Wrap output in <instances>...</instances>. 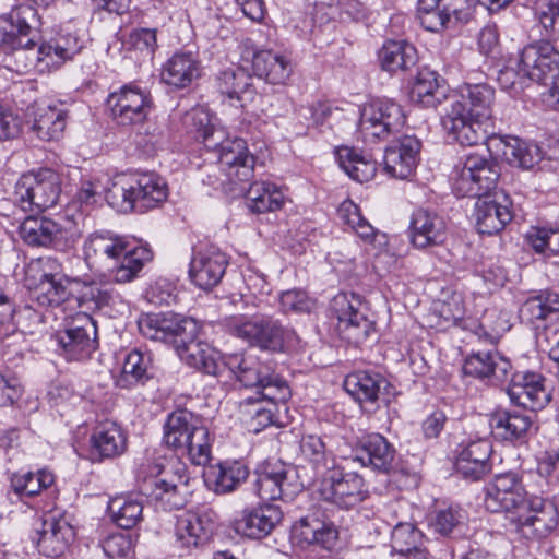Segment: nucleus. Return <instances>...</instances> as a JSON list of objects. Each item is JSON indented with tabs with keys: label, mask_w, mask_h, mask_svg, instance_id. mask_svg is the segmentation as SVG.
<instances>
[{
	"label": "nucleus",
	"mask_w": 559,
	"mask_h": 559,
	"mask_svg": "<svg viewBox=\"0 0 559 559\" xmlns=\"http://www.w3.org/2000/svg\"><path fill=\"white\" fill-rule=\"evenodd\" d=\"M102 548L110 559H127L133 554V540L129 534L115 533L102 542Z\"/></svg>",
	"instance_id": "nucleus-61"
},
{
	"label": "nucleus",
	"mask_w": 559,
	"mask_h": 559,
	"mask_svg": "<svg viewBox=\"0 0 559 559\" xmlns=\"http://www.w3.org/2000/svg\"><path fill=\"white\" fill-rule=\"evenodd\" d=\"M281 307L285 312L292 311L297 313L310 312L316 301L302 289H289L283 292L280 297Z\"/></svg>",
	"instance_id": "nucleus-63"
},
{
	"label": "nucleus",
	"mask_w": 559,
	"mask_h": 559,
	"mask_svg": "<svg viewBox=\"0 0 559 559\" xmlns=\"http://www.w3.org/2000/svg\"><path fill=\"white\" fill-rule=\"evenodd\" d=\"M55 481V476L47 469L37 472H16L10 477L11 489L20 497H34L44 489L49 488Z\"/></svg>",
	"instance_id": "nucleus-52"
},
{
	"label": "nucleus",
	"mask_w": 559,
	"mask_h": 559,
	"mask_svg": "<svg viewBox=\"0 0 559 559\" xmlns=\"http://www.w3.org/2000/svg\"><path fill=\"white\" fill-rule=\"evenodd\" d=\"M38 264L43 266V272L36 290L37 302L43 307H58L68 302L73 308V300L70 297V292L63 284L61 274L52 272L53 269L59 267L56 261L40 259Z\"/></svg>",
	"instance_id": "nucleus-33"
},
{
	"label": "nucleus",
	"mask_w": 559,
	"mask_h": 559,
	"mask_svg": "<svg viewBox=\"0 0 559 559\" xmlns=\"http://www.w3.org/2000/svg\"><path fill=\"white\" fill-rule=\"evenodd\" d=\"M201 75L199 61L190 52H177L162 68V81L176 88H185Z\"/></svg>",
	"instance_id": "nucleus-42"
},
{
	"label": "nucleus",
	"mask_w": 559,
	"mask_h": 559,
	"mask_svg": "<svg viewBox=\"0 0 559 559\" xmlns=\"http://www.w3.org/2000/svg\"><path fill=\"white\" fill-rule=\"evenodd\" d=\"M491 453L492 444L488 439L468 442L456 457V473L468 481L481 480L491 472Z\"/></svg>",
	"instance_id": "nucleus-28"
},
{
	"label": "nucleus",
	"mask_w": 559,
	"mask_h": 559,
	"mask_svg": "<svg viewBox=\"0 0 559 559\" xmlns=\"http://www.w3.org/2000/svg\"><path fill=\"white\" fill-rule=\"evenodd\" d=\"M126 249L127 240L108 230L91 234L84 243L86 259L107 258L119 260Z\"/></svg>",
	"instance_id": "nucleus-49"
},
{
	"label": "nucleus",
	"mask_w": 559,
	"mask_h": 559,
	"mask_svg": "<svg viewBox=\"0 0 559 559\" xmlns=\"http://www.w3.org/2000/svg\"><path fill=\"white\" fill-rule=\"evenodd\" d=\"M82 49L78 36L73 34L58 35L48 43H43L33 55L40 70L58 68L64 61L72 59Z\"/></svg>",
	"instance_id": "nucleus-41"
},
{
	"label": "nucleus",
	"mask_w": 559,
	"mask_h": 559,
	"mask_svg": "<svg viewBox=\"0 0 559 559\" xmlns=\"http://www.w3.org/2000/svg\"><path fill=\"white\" fill-rule=\"evenodd\" d=\"M215 118L203 107L191 109L185 116V124L190 133H193L197 140H201L205 133L216 124Z\"/></svg>",
	"instance_id": "nucleus-62"
},
{
	"label": "nucleus",
	"mask_w": 559,
	"mask_h": 559,
	"mask_svg": "<svg viewBox=\"0 0 559 559\" xmlns=\"http://www.w3.org/2000/svg\"><path fill=\"white\" fill-rule=\"evenodd\" d=\"M19 235L28 246L64 252L74 247L81 237V229L67 216L57 219L28 216L21 223Z\"/></svg>",
	"instance_id": "nucleus-8"
},
{
	"label": "nucleus",
	"mask_w": 559,
	"mask_h": 559,
	"mask_svg": "<svg viewBox=\"0 0 559 559\" xmlns=\"http://www.w3.org/2000/svg\"><path fill=\"white\" fill-rule=\"evenodd\" d=\"M364 487V479L357 473L333 469L322 485L321 496L323 500L341 509H350L366 498Z\"/></svg>",
	"instance_id": "nucleus-23"
},
{
	"label": "nucleus",
	"mask_w": 559,
	"mask_h": 559,
	"mask_svg": "<svg viewBox=\"0 0 559 559\" xmlns=\"http://www.w3.org/2000/svg\"><path fill=\"white\" fill-rule=\"evenodd\" d=\"M123 380L144 383L153 377V357L150 352L131 350L124 358L122 366Z\"/></svg>",
	"instance_id": "nucleus-55"
},
{
	"label": "nucleus",
	"mask_w": 559,
	"mask_h": 559,
	"mask_svg": "<svg viewBox=\"0 0 559 559\" xmlns=\"http://www.w3.org/2000/svg\"><path fill=\"white\" fill-rule=\"evenodd\" d=\"M38 550L46 557H59L64 554L74 540V528L63 516L46 514L40 528L36 531Z\"/></svg>",
	"instance_id": "nucleus-27"
},
{
	"label": "nucleus",
	"mask_w": 559,
	"mask_h": 559,
	"mask_svg": "<svg viewBox=\"0 0 559 559\" xmlns=\"http://www.w3.org/2000/svg\"><path fill=\"white\" fill-rule=\"evenodd\" d=\"M201 141L209 151L217 153L219 169L225 175V179L221 180L222 186L226 183L236 186L238 182L251 180L255 158L248 152L242 139H229L226 130L215 124Z\"/></svg>",
	"instance_id": "nucleus-5"
},
{
	"label": "nucleus",
	"mask_w": 559,
	"mask_h": 559,
	"mask_svg": "<svg viewBox=\"0 0 559 559\" xmlns=\"http://www.w3.org/2000/svg\"><path fill=\"white\" fill-rule=\"evenodd\" d=\"M226 325L231 334L272 352H282L298 341L294 330L283 326L271 317H231Z\"/></svg>",
	"instance_id": "nucleus-9"
},
{
	"label": "nucleus",
	"mask_w": 559,
	"mask_h": 559,
	"mask_svg": "<svg viewBox=\"0 0 559 559\" xmlns=\"http://www.w3.org/2000/svg\"><path fill=\"white\" fill-rule=\"evenodd\" d=\"M518 531L526 538L542 539L559 526V510L551 500L530 496L516 516Z\"/></svg>",
	"instance_id": "nucleus-18"
},
{
	"label": "nucleus",
	"mask_w": 559,
	"mask_h": 559,
	"mask_svg": "<svg viewBox=\"0 0 559 559\" xmlns=\"http://www.w3.org/2000/svg\"><path fill=\"white\" fill-rule=\"evenodd\" d=\"M73 307L76 306L78 313H87L102 310L103 308L116 307L122 302V298L112 287L107 284L90 282L84 283L79 294L72 297Z\"/></svg>",
	"instance_id": "nucleus-43"
},
{
	"label": "nucleus",
	"mask_w": 559,
	"mask_h": 559,
	"mask_svg": "<svg viewBox=\"0 0 559 559\" xmlns=\"http://www.w3.org/2000/svg\"><path fill=\"white\" fill-rule=\"evenodd\" d=\"M338 535L333 522L305 516L292 526L290 537L293 543L302 549L312 546L331 551L338 543Z\"/></svg>",
	"instance_id": "nucleus-25"
},
{
	"label": "nucleus",
	"mask_w": 559,
	"mask_h": 559,
	"mask_svg": "<svg viewBox=\"0 0 559 559\" xmlns=\"http://www.w3.org/2000/svg\"><path fill=\"white\" fill-rule=\"evenodd\" d=\"M409 235L412 245L420 250L441 246L447 240V224L433 211L418 209L411 219Z\"/></svg>",
	"instance_id": "nucleus-29"
},
{
	"label": "nucleus",
	"mask_w": 559,
	"mask_h": 559,
	"mask_svg": "<svg viewBox=\"0 0 559 559\" xmlns=\"http://www.w3.org/2000/svg\"><path fill=\"white\" fill-rule=\"evenodd\" d=\"M520 316L535 326L546 347L559 341V294L545 290L530 297L520 308Z\"/></svg>",
	"instance_id": "nucleus-15"
},
{
	"label": "nucleus",
	"mask_w": 559,
	"mask_h": 559,
	"mask_svg": "<svg viewBox=\"0 0 559 559\" xmlns=\"http://www.w3.org/2000/svg\"><path fill=\"white\" fill-rule=\"evenodd\" d=\"M528 499L530 496L515 473L499 474L485 487L484 503L490 512L519 514Z\"/></svg>",
	"instance_id": "nucleus-19"
},
{
	"label": "nucleus",
	"mask_w": 559,
	"mask_h": 559,
	"mask_svg": "<svg viewBox=\"0 0 559 559\" xmlns=\"http://www.w3.org/2000/svg\"><path fill=\"white\" fill-rule=\"evenodd\" d=\"M487 151L510 165L526 169L532 168L542 158L536 144L526 143L518 138H491L487 142Z\"/></svg>",
	"instance_id": "nucleus-31"
},
{
	"label": "nucleus",
	"mask_w": 559,
	"mask_h": 559,
	"mask_svg": "<svg viewBox=\"0 0 559 559\" xmlns=\"http://www.w3.org/2000/svg\"><path fill=\"white\" fill-rule=\"evenodd\" d=\"M283 512L273 503H259L243 509L235 520L234 528L238 534L253 539L270 535L282 522Z\"/></svg>",
	"instance_id": "nucleus-24"
},
{
	"label": "nucleus",
	"mask_w": 559,
	"mask_h": 559,
	"mask_svg": "<svg viewBox=\"0 0 559 559\" xmlns=\"http://www.w3.org/2000/svg\"><path fill=\"white\" fill-rule=\"evenodd\" d=\"M411 98L424 107H437L445 102L449 108V97L445 95V88L440 84L437 72L424 68L417 72L415 82L411 91Z\"/></svg>",
	"instance_id": "nucleus-44"
},
{
	"label": "nucleus",
	"mask_w": 559,
	"mask_h": 559,
	"mask_svg": "<svg viewBox=\"0 0 559 559\" xmlns=\"http://www.w3.org/2000/svg\"><path fill=\"white\" fill-rule=\"evenodd\" d=\"M107 104L114 120L121 126L142 123L153 107L150 93L134 84H127L111 93Z\"/></svg>",
	"instance_id": "nucleus-20"
},
{
	"label": "nucleus",
	"mask_w": 559,
	"mask_h": 559,
	"mask_svg": "<svg viewBox=\"0 0 559 559\" xmlns=\"http://www.w3.org/2000/svg\"><path fill=\"white\" fill-rule=\"evenodd\" d=\"M385 380L379 373L356 371L348 374L344 381V388L361 406L365 412L376 411L377 402Z\"/></svg>",
	"instance_id": "nucleus-40"
},
{
	"label": "nucleus",
	"mask_w": 559,
	"mask_h": 559,
	"mask_svg": "<svg viewBox=\"0 0 559 559\" xmlns=\"http://www.w3.org/2000/svg\"><path fill=\"white\" fill-rule=\"evenodd\" d=\"M392 549L401 556L409 554L424 545V534L413 523L397 522L391 534Z\"/></svg>",
	"instance_id": "nucleus-56"
},
{
	"label": "nucleus",
	"mask_w": 559,
	"mask_h": 559,
	"mask_svg": "<svg viewBox=\"0 0 559 559\" xmlns=\"http://www.w3.org/2000/svg\"><path fill=\"white\" fill-rule=\"evenodd\" d=\"M526 238L536 252L559 254V229L532 228Z\"/></svg>",
	"instance_id": "nucleus-60"
},
{
	"label": "nucleus",
	"mask_w": 559,
	"mask_h": 559,
	"mask_svg": "<svg viewBox=\"0 0 559 559\" xmlns=\"http://www.w3.org/2000/svg\"><path fill=\"white\" fill-rule=\"evenodd\" d=\"M511 362L498 350L477 352L469 355L463 365V372L491 382H503L511 371Z\"/></svg>",
	"instance_id": "nucleus-32"
},
{
	"label": "nucleus",
	"mask_w": 559,
	"mask_h": 559,
	"mask_svg": "<svg viewBox=\"0 0 559 559\" xmlns=\"http://www.w3.org/2000/svg\"><path fill=\"white\" fill-rule=\"evenodd\" d=\"M498 157L490 154V158L478 153L466 156L464 164L453 177V190L457 197H484L496 188L500 176V168L496 162Z\"/></svg>",
	"instance_id": "nucleus-12"
},
{
	"label": "nucleus",
	"mask_w": 559,
	"mask_h": 559,
	"mask_svg": "<svg viewBox=\"0 0 559 559\" xmlns=\"http://www.w3.org/2000/svg\"><path fill=\"white\" fill-rule=\"evenodd\" d=\"M216 86L223 96L241 103L251 102L254 96L252 79L242 68H229L222 71L216 79Z\"/></svg>",
	"instance_id": "nucleus-46"
},
{
	"label": "nucleus",
	"mask_w": 559,
	"mask_h": 559,
	"mask_svg": "<svg viewBox=\"0 0 559 559\" xmlns=\"http://www.w3.org/2000/svg\"><path fill=\"white\" fill-rule=\"evenodd\" d=\"M225 370H228L245 388H254L255 394L269 399L272 406L280 401H285L290 394L286 381L252 356L246 357L239 354L227 356Z\"/></svg>",
	"instance_id": "nucleus-7"
},
{
	"label": "nucleus",
	"mask_w": 559,
	"mask_h": 559,
	"mask_svg": "<svg viewBox=\"0 0 559 559\" xmlns=\"http://www.w3.org/2000/svg\"><path fill=\"white\" fill-rule=\"evenodd\" d=\"M252 70L258 78L270 84H285L293 72L290 61L271 50L254 53Z\"/></svg>",
	"instance_id": "nucleus-45"
},
{
	"label": "nucleus",
	"mask_w": 559,
	"mask_h": 559,
	"mask_svg": "<svg viewBox=\"0 0 559 559\" xmlns=\"http://www.w3.org/2000/svg\"><path fill=\"white\" fill-rule=\"evenodd\" d=\"M228 264L225 253L214 245L202 246L194 250L189 278L203 290H210L222 281Z\"/></svg>",
	"instance_id": "nucleus-22"
},
{
	"label": "nucleus",
	"mask_w": 559,
	"mask_h": 559,
	"mask_svg": "<svg viewBox=\"0 0 559 559\" xmlns=\"http://www.w3.org/2000/svg\"><path fill=\"white\" fill-rule=\"evenodd\" d=\"M545 377L535 371H516L512 374L507 393L513 405L537 412L550 402Z\"/></svg>",
	"instance_id": "nucleus-21"
},
{
	"label": "nucleus",
	"mask_w": 559,
	"mask_h": 559,
	"mask_svg": "<svg viewBox=\"0 0 559 559\" xmlns=\"http://www.w3.org/2000/svg\"><path fill=\"white\" fill-rule=\"evenodd\" d=\"M421 142L415 135L394 139L384 152V169L394 178L406 179L419 160Z\"/></svg>",
	"instance_id": "nucleus-26"
},
{
	"label": "nucleus",
	"mask_w": 559,
	"mask_h": 559,
	"mask_svg": "<svg viewBox=\"0 0 559 559\" xmlns=\"http://www.w3.org/2000/svg\"><path fill=\"white\" fill-rule=\"evenodd\" d=\"M493 100L495 90L490 85L465 83L459 94L449 97L442 127L461 145H477L487 139Z\"/></svg>",
	"instance_id": "nucleus-2"
},
{
	"label": "nucleus",
	"mask_w": 559,
	"mask_h": 559,
	"mask_svg": "<svg viewBox=\"0 0 559 559\" xmlns=\"http://www.w3.org/2000/svg\"><path fill=\"white\" fill-rule=\"evenodd\" d=\"M91 455L102 461L121 455L127 450V435L115 421L98 424L91 436Z\"/></svg>",
	"instance_id": "nucleus-35"
},
{
	"label": "nucleus",
	"mask_w": 559,
	"mask_h": 559,
	"mask_svg": "<svg viewBox=\"0 0 559 559\" xmlns=\"http://www.w3.org/2000/svg\"><path fill=\"white\" fill-rule=\"evenodd\" d=\"M405 123L402 107L390 99H377L362 106L358 132L364 141L384 140Z\"/></svg>",
	"instance_id": "nucleus-14"
},
{
	"label": "nucleus",
	"mask_w": 559,
	"mask_h": 559,
	"mask_svg": "<svg viewBox=\"0 0 559 559\" xmlns=\"http://www.w3.org/2000/svg\"><path fill=\"white\" fill-rule=\"evenodd\" d=\"M38 19L36 11L28 5L13 9L8 15L0 16V46L16 53L33 51L37 45Z\"/></svg>",
	"instance_id": "nucleus-16"
},
{
	"label": "nucleus",
	"mask_w": 559,
	"mask_h": 559,
	"mask_svg": "<svg viewBox=\"0 0 559 559\" xmlns=\"http://www.w3.org/2000/svg\"><path fill=\"white\" fill-rule=\"evenodd\" d=\"M242 182L236 186L228 183V192L238 195L246 191L247 205L252 213H266L280 210L284 204L283 192L271 182H253L246 190L239 187Z\"/></svg>",
	"instance_id": "nucleus-38"
},
{
	"label": "nucleus",
	"mask_w": 559,
	"mask_h": 559,
	"mask_svg": "<svg viewBox=\"0 0 559 559\" xmlns=\"http://www.w3.org/2000/svg\"><path fill=\"white\" fill-rule=\"evenodd\" d=\"M189 476L187 465L177 456H164L147 466L141 490L167 510L186 504Z\"/></svg>",
	"instance_id": "nucleus-3"
},
{
	"label": "nucleus",
	"mask_w": 559,
	"mask_h": 559,
	"mask_svg": "<svg viewBox=\"0 0 559 559\" xmlns=\"http://www.w3.org/2000/svg\"><path fill=\"white\" fill-rule=\"evenodd\" d=\"M394 457L393 445L380 433H371L361 440L354 461H358L362 466L388 473L393 466Z\"/></svg>",
	"instance_id": "nucleus-39"
},
{
	"label": "nucleus",
	"mask_w": 559,
	"mask_h": 559,
	"mask_svg": "<svg viewBox=\"0 0 559 559\" xmlns=\"http://www.w3.org/2000/svg\"><path fill=\"white\" fill-rule=\"evenodd\" d=\"M216 491L227 493L235 490L249 475L247 466L239 462H223L213 471Z\"/></svg>",
	"instance_id": "nucleus-54"
},
{
	"label": "nucleus",
	"mask_w": 559,
	"mask_h": 559,
	"mask_svg": "<svg viewBox=\"0 0 559 559\" xmlns=\"http://www.w3.org/2000/svg\"><path fill=\"white\" fill-rule=\"evenodd\" d=\"M534 12L547 35L559 39V0H536Z\"/></svg>",
	"instance_id": "nucleus-58"
},
{
	"label": "nucleus",
	"mask_w": 559,
	"mask_h": 559,
	"mask_svg": "<svg viewBox=\"0 0 559 559\" xmlns=\"http://www.w3.org/2000/svg\"><path fill=\"white\" fill-rule=\"evenodd\" d=\"M214 522L207 513L187 512L177 518L175 534L182 547L199 548L209 544Z\"/></svg>",
	"instance_id": "nucleus-34"
},
{
	"label": "nucleus",
	"mask_w": 559,
	"mask_h": 559,
	"mask_svg": "<svg viewBox=\"0 0 559 559\" xmlns=\"http://www.w3.org/2000/svg\"><path fill=\"white\" fill-rule=\"evenodd\" d=\"M28 116L33 117L32 130L38 139L52 141L62 135L67 119L62 108L46 102H35L28 108Z\"/></svg>",
	"instance_id": "nucleus-37"
},
{
	"label": "nucleus",
	"mask_w": 559,
	"mask_h": 559,
	"mask_svg": "<svg viewBox=\"0 0 559 559\" xmlns=\"http://www.w3.org/2000/svg\"><path fill=\"white\" fill-rule=\"evenodd\" d=\"M167 185L155 174H141L126 181L115 182L106 193V200L120 211H147L158 206L167 198Z\"/></svg>",
	"instance_id": "nucleus-6"
},
{
	"label": "nucleus",
	"mask_w": 559,
	"mask_h": 559,
	"mask_svg": "<svg viewBox=\"0 0 559 559\" xmlns=\"http://www.w3.org/2000/svg\"><path fill=\"white\" fill-rule=\"evenodd\" d=\"M476 198L474 216L478 233L495 235L511 222L512 212L507 198H504V203L491 199L490 195Z\"/></svg>",
	"instance_id": "nucleus-36"
},
{
	"label": "nucleus",
	"mask_w": 559,
	"mask_h": 559,
	"mask_svg": "<svg viewBox=\"0 0 559 559\" xmlns=\"http://www.w3.org/2000/svg\"><path fill=\"white\" fill-rule=\"evenodd\" d=\"M331 311L337 319L336 329L346 342L359 345L374 331V321L362 298L355 293H338L331 300Z\"/></svg>",
	"instance_id": "nucleus-10"
},
{
	"label": "nucleus",
	"mask_w": 559,
	"mask_h": 559,
	"mask_svg": "<svg viewBox=\"0 0 559 559\" xmlns=\"http://www.w3.org/2000/svg\"><path fill=\"white\" fill-rule=\"evenodd\" d=\"M138 326L144 337L171 345L189 367L213 377L225 371V358L209 343L197 340L195 320L174 313H151L142 316Z\"/></svg>",
	"instance_id": "nucleus-1"
},
{
	"label": "nucleus",
	"mask_w": 559,
	"mask_h": 559,
	"mask_svg": "<svg viewBox=\"0 0 559 559\" xmlns=\"http://www.w3.org/2000/svg\"><path fill=\"white\" fill-rule=\"evenodd\" d=\"M533 425L532 417L519 412L498 411L490 417V426L503 440L524 438Z\"/></svg>",
	"instance_id": "nucleus-50"
},
{
	"label": "nucleus",
	"mask_w": 559,
	"mask_h": 559,
	"mask_svg": "<svg viewBox=\"0 0 559 559\" xmlns=\"http://www.w3.org/2000/svg\"><path fill=\"white\" fill-rule=\"evenodd\" d=\"M427 0H418L417 3V19L421 26L430 32H439L444 28H452L453 25L439 4L438 0H433L431 5H428Z\"/></svg>",
	"instance_id": "nucleus-57"
},
{
	"label": "nucleus",
	"mask_w": 559,
	"mask_h": 559,
	"mask_svg": "<svg viewBox=\"0 0 559 559\" xmlns=\"http://www.w3.org/2000/svg\"><path fill=\"white\" fill-rule=\"evenodd\" d=\"M153 259V253L147 247L131 248L127 241V249L123 250L122 255L117 261L110 272L115 283L124 284L133 281L144 264Z\"/></svg>",
	"instance_id": "nucleus-48"
},
{
	"label": "nucleus",
	"mask_w": 559,
	"mask_h": 559,
	"mask_svg": "<svg viewBox=\"0 0 559 559\" xmlns=\"http://www.w3.org/2000/svg\"><path fill=\"white\" fill-rule=\"evenodd\" d=\"M163 440L168 448L186 452L194 465L204 466L211 461L209 429L192 412L170 413L164 424Z\"/></svg>",
	"instance_id": "nucleus-4"
},
{
	"label": "nucleus",
	"mask_w": 559,
	"mask_h": 559,
	"mask_svg": "<svg viewBox=\"0 0 559 559\" xmlns=\"http://www.w3.org/2000/svg\"><path fill=\"white\" fill-rule=\"evenodd\" d=\"M97 328L91 314L76 313L55 335L60 356L69 361L91 357L97 348Z\"/></svg>",
	"instance_id": "nucleus-13"
},
{
	"label": "nucleus",
	"mask_w": 559,
	"mask_h": 559,
	"mask_svg": "<svg viewBox=\"0 0 559 559\" xmlns=\"http://www.w3.org/2000/svg\"><path fill=\"white\" fill-rule=\"evenodd\" d=\"M300 453L314 468L325 466L326 451L322 439L314 435H308L300 440Z\"/></svg>",
	"instance_id": "nucleus-64"
},
{
	"label": "nucleus",
	"mask_w": 559,
	"mask_h": 559,
	"mask_svg": "<svg viewBox=\"0 0 559 559\" xmlns=\"http://www.w3.org/2000/svg\"><path fill=\"white\" fill-rule=\"evenodd\" d=\"M108 511L118 526L130 530L142 520L143 503L131 497H116L109 501Z\"/></svg>",
	"instance_id": "nucleus-53"
},
{
	"label": "nucleus",
	"mask_w": 559,
	"mask_h": 559,
	"mask_svg": "<svg viewBox=\"0 0 559 559\" xmlns=\"http://www.w3.org/2000/svg\"><path fill=\"white\" fill-rule=\"evenodd\" d=\"M523 74L528 80L540 82L555 78L559 70V51L549 43L542 41L523 48L520 55Z\"/></svg>",
	"instance_id": "nucleus-30"
},
{
	"label": "nucleus",
	"mask_w": 559,
	"mask_h": 559,
	"mask_svg": "<svg viewBox=\"0 0 559 559\" xmlns=\"http://www.w3.org/2000/svg\"><path fill=\"white\" fill-rule=\"evenodd\" d=\"M23 313L36 316L31 307H24L23 310H16L11 298L0 287V336L8 335L20 324V318Z\"/></svg>",
	"instance_id": "nucleus-59"
},
{
	"label": "nucleus",
	"mask_w": 559,
	"mask_h": 559,
	"mask_svg": "<svg viewBox=\"0 0 559 559\" xmlns=\"http://www.w3.org/2000/svg\"><path fill=\"white\" fill-rule=\"evenodd\" d=\"M378 57L381 68L391 73L411 69L418 59L416 48L404 40L384 43Z\"/></svg>",
	"instance_id": "nucleus-47"
},
{
	"label": "nucleus",
	"mask_w": 559,
	"mask_h": 559,
	"mask_svg": "<svg viewBox=\"0 0 559 559\" xmlns=\"http://www.w3.org/2000/svg\"><path fill=\"white\" fill-rule=\"evenodd\" d=\"M254 490L263 500H292L299 490L294 471L280 460H266L254 472Z\"/></svg>",
	"instance_id": "nucleus-17"
},
{
	"label": "nucleus",
	"mask_w": 559,
	"mask_h": 559,
	"mask_svg": "<svg viewBox=\"0 0 559 559\" xmlns=\"http://www.w3.org/2000/svg\"><path fill=\"white\" fill-rule=\"evenodd\" d=\"M60 192L59 174L41 168L20 177L15 183L14 202L25 212L45 211L57 204Z\"/></svg>",
	"instance_id": "nucleus-11"
},
{
	"label": "nucleus",
	"mask_w": 559,
	"mask_h": 559,
	"mask_svg": "<svg viewBox=\"0 0 559 559\" xmlns=\"http://www.w3.org/2000/svg\"><path fill=\"white\" fill-rule=\"evenodd\" d=\"M340 167L354 180L358 182H368L376 176V163L347 146L340 147L336 151Z\"/></svg>",
	"instance_id": "nucleus-51"
}]
</instances>
